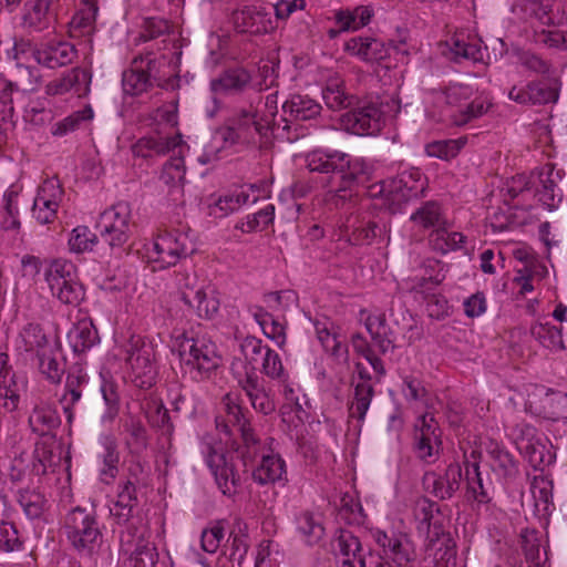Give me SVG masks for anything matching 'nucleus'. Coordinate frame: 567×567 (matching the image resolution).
Instances as JSON below:
<instances>
[{
    "mask_svg": "<svg viewBox=\"0 0 567 567\" xmlns=\"http://www.w3.org/2000/svg\"><path fill=\"white\" fill-rule=\"evenodd\" d=\"M101 458L103 467L100 471L101 481L105 484L112 483L118 474L120 454L117 444L113 439H106L103 443Z\"/></svg>",
    "mask_w": 567,
    "mask_h": 567,
    "instance_id": "nucleus-54",
    "label": "nucleus"
},
{
    "mask_svg": "<svg viewBox=\"0 0 567 567\" xmlns=\"http://www.w3.org/2000/svg\"><path fill=\"white\" fill-rule=\"evenodd\" d=\"M206 463L223 495L234 497L241 486V480L234 463L228 461L226 453L223 450L208 445Z\"/></svg>",
    "mask_w": 567,
    "mask_h": 567,
    "instance_id": "nucleus-13",
    "label": "nucleus"
},
{
    "mask_svg": "<svg viewBox=\"0 0 567 567\" xmlns=\"http://www.w3.org/2000/svg\"><path fill=\"white\" fill-rule=\"evenodd\" d=\"M374 396V384L355 383L353 390V400L349 408V415L363 422L371 401Z\"/></svg>",
    "mask_w": 567,
    "mask_h": 567,
    "instance_id": "nucleus-51",
    "label": "nucleus"
},
{
    "mask_svg": "<svg viewBox=\"0 0 567 567\" xmlns=\"http://www.w3.org/2000/svg\"><path fill=\"white\" fill-rule=\"evenodd\" d=\"M439 506L435 502L430 501L427 498H422L417 502L416 507L414 509V516L417 520V530L419 533H425L426 537H430L432 534V529L436 523H432L434 512H439Z\"/></svg>",
    "mask_w": 567,
    "mask_h": 567,
    "instance_id": "nucleus-60",
    "label": "nucleus"
},
{
    "mask_svg": "<svg viewBox=\"0 0 567 567\" xmlns=\"http://www.w3.org/2000/svg\"><path fill=\"white\" fill-rule=\"evenodd\" d=\"M274 217L275 206L272 204H268L259 212L248 215L246 220H243L236 225V228L244 233L260 231L272 223Z\"/></svg>",
    "mask_w": 567,
    "mask_h": 567,
    "instance_id": "nucleus-58",
    "label": "nucleus"
},
{
    "mask_svg": "<svg viewBox=\"0 0 567 567\" xmlns=\"http://www.w3.org/2000/svg\"><path fill=\"white\" fill-rule=\"evenodd\" d=\"M223 403L225 405L226 417L216 419V427L227 435H231V427L236 429L240 434V442L234 440L230 449L243 461L245 467L252 464L256 456L262 451V443L255 433L250 424V420L244 412V408L238 403L236 396L227 393Z\"/></svg>",
    "mask_w": 567,
    "mask_h": 567,
    "instance_id": "nucleus-2",
    "label": "nucleus"
},
{
    "mask_svg": "<svg viewBox=\"0 0 567 567\" xmlns=\"http://www.w3.org/2000/svg\"><path fill=\"white\" fill-rule=\"evenodd\" d=\"M178 145L176 137L148 136L140 138L133 145V153L140 157L166 154Z\"/></svg>",
    "mask_w": 567,
    "mask_h": 567,
    "instance_id": "nucleus-45",
    "label": "nucleus"
},
{
    "mask_svg": "<svg viewBox=\"0 0 567 567\" xmlns=\"http://www.w3.org/2000/svg\"><path fill=\"white\" fill-rule=\"evenodd\" d=\"M317 338L323 349L336 358L348 353L346 337L338 332L333 321H313Z\"/></svg>",
    "mask_w": 567,
    "mask_h": 567,
    "instance_id": "nucleus-37",
    "label": "nucleus"
},
{
    "mask_svg": "<svg viewBox=\"0 0 567 567\" xmlns=\"http://www.w3.org/2000/svg\"><path fill=\"white\" fill-rule=\"evenodd\" d=\"M449 228L450 224L446 221L442 228L431 231L429 243L435 251L446 254L460 249L465 243L466 237L462 233L450 231Z\"/></svg>",
    "mask_w": 567,
    "mask_h": 567,
    "instance_id": "nucleus-46",
    "label": "nucleus"
},
{
    "mask_svg": "<svg viewBox=\"0 0 567 567\" xmlns=\"http://www.w3.org/2000/svg\"><path fill=\"white\" fill-rule=\"evenodd\" d=\"M441 445V431L433 415H421L414 425V452L416 456L432 463Z\"/></svg>",
    "mask_w": 567,
    "mask_h": 567,
    "instance_id": "nucleus-16",
    "label": "nucleus"
},
{
    "mask_svg": "<svg viewBox=\"0 0 567 567\" xmlns=\"http://www.w3.org/2000/svg\"><path fill=\"white\" fill-rule=\"evenodd\" d=\"M27 381L19 377L14 371L0 375V399L3 400V408L8 412H13L20 403V395L25 391Z\"/></svg>",
    "mask_w": 567,
    "mask_h": 567,
    "instance_id": "nucleus-38",
    "label": "nucleus"
},
{
    "mask_svg": "<svg viewBox=\"0 0 567 567\" xmlns=\"http://www.w3.org/2000/svg\"><path fill=\"white\" fill-rule=\"evenodd\" d=\"M97 11L94 0H83L82 8L75 12L69 23L70 33L74 37L90 34L94 30Z\"/></svg>",
    "mask_w": 567,
    "mask_h": 567,
    "instance_id": "nucleus-44",
    "label": "nucleus"
},
{
    "mask_svg": "<svg viewBox=\"0 0 567 567\" xmlns=\"http://www.w3.org/2000/svg\"><path fill=\"white\" fill-rule=\"evenodd\" d=\"M62 530L72 548L86 556L93 554L103 538L95 512L79 506L65 515Z\"/></svg>",
    "mask_w": 567,
    "mask_h": 567,
    "instance_id": "nucleus-3",
    "label": "nucleus"
},
{
    "mask_svg": "<svg viewBox=\"0 0 567 567\" xmlns=\"http://www.w3.org/2000/svg\"><path fill=\"white\" fill-rule=\"evenodd\" d=\"M561 83L556 76H544L532 80L525 85H514L508 92V99L522 105H545L556 103L559 97Z\"/></svg>",
    "mask_w": 567,
    "mask_h": 567,
    "instance_id": "nucleus-12",
    "label": "nucleus"
},
{
    "mask_svg": "<svg viewBox=\"0 0 567 567\" xmlns=\"http://www.w3.org/2000/svg\"><path fill=\"white\" fill-rule=\"evenodd\" d=\"M169 31L171 24L166 19L155 17L146 18L142 24L138 40L142 42H148L162 38L159 42H157V44L163 45L157 48L159 51L161 49L166 48Z\"/></svg>",
    "mask_w": 567,
    "mask_h": 567,
    "instance_id": "nucleus-52",
    "label": "nucleus"
},
{
    "mask_svg": "<svg viewBox=\"0 0 567 567\" xmlns=\"http://www.w3.org/2000/svg\"><path fill=\"white\" fill-rule=\"evenodd\" d=\"M228 542L230 560L241 565L250 547L247 526L237 520L229 533Z\"/></svg>",
    "mask_w": 567,
    "mask_h": 567,
    "instance_id": "nucleus-53",
    "label": "nucleus"
},
{
    "mask_svg": "<svg viewBox=\"0 0 567 567\" xmlns=\"http://www.w3.org/2000/svg\"><path fill=\"white\" fill-rule=\"evenodd\" d=\"M322 97L326 105L332 111H340L354 106L358 99L344 91L343 81L338 78H331L327 81L322 90Z\"/></svg>",
    "mask_w": 567,
    "mask_h": 567,
    "instance_id": "nucleus-40",
    "label": "nucleus"
},
{
    "mask_svg": "<svg viewBox=\"0 0 567 567\" xmlns=\"http://www.w3.org/2000/svg\"><path fill=\"white\" fill-rule=\"evenodd\" d=\"M298 529L310 545L318 543L324 535L321 522L310 512H305L299 516Z\"/></svg>",
    "mask_w": 567,
    "mask_h": 567,
    "instance_id": "nucleus-64",
    "label": "nucleus"
},
{
    "mask_svg": "<svg viewBox=\"0 0 567 567\" xmlns=\"http://www.w3.org/2000/svg\"><path fill=\"white\" fill-rule=\"evenodd\" d=\"M343 128L355 135H375L385 124V113L378 102L357 101L350 111L341 115Z\"/></svg>",
    "mask_w": 567,
    "mask_h": 567,
    "instance_id": "nucleus-9",
    "label": "nucleus"
},
{
    "mask_svg": "<svg viewBox=\"0 0 567 567\" xmlns=\"http://www.w3.org/2000/svg\"><path fill=\"white\" fill-rule=\"evenodd\" d=\"M282 111L289 121H308L320 115L322 106L309 95L292 94L282 104Z\"/></svg>",
    "mask_w": 567,
    "mask_h": 567,
    "instance_id": "nucleus-34",
    "label": "nucleus"
},
{
    "mask_svg": "<svg viewBox=\"0 0 567 567\" xmlns=\"http://www.w3.org/2000/svg\"><path fill=\"white\" fill-rule=\"evenodd\" d=\"M461 482L462 467L458 462L450 463L443 474L431 471L423 476L424 489L440 501L451 499L460 489Z\"/></svg>",
    "mask_w": 567,
    "mask_h": 567,
    "instance_id": "nucleus-19",
    "label": "nucleus"
},
{
    "mask_svg": "<svg viewBox=\"0 0 567 567\" xmlns=\"http://www.w3.org/2000/svg\"><path fill=\"white\" fill-rule=\"evenodd\" d=\"M125 352L134 383L143 389L151 388L157 372L152 360V351L145 346L142 337L132 333L125 344Z\"/></svg>",
    "mask_w": 567,
    "mask_h": 567,
    "instance_id": "nucleus-11",
    "label": "nucleus"
},
{
    "mask_svg": "<svg viewBox=\"0 0 567 567\" xmlns=\"http://www.w3.org/2000/svg\"><path fill=\"white\" fill-rule=\"evenodd\" d=\"M240 350L245 358V371L252 368L258 371L270 348L264 346L261 340L255 337H246L240 343Z\"/></svg>",
    "mask_w": 567,
    "mask_h": 567,
    "instance_id": "nucleus-56",
    "label": "nucleus"
},
{
    "mask_svg": "<svg viewBox=\"0 0 567 567\" xmlns=\"http://www.w3.org/2000/svg\"><path fill=\"white\" fill-rule=\"evenodd\" d=\"M44 278L53 296L65 305L76 306L84 297L76 266L65 259L52 260L44 270Z\"/></svg>",
    "mask_w": 567,
    "mask_h": 567,
    "instance_id": "nucleus-6",
    "label": "nucleus"
},
{
    "mask_svg": "<svg viewBox=\"0 0 567 567\" xmlns=\"http://www.w3.org/2000/svg\"><path fill=\"white\" fill-rule=\"evenodd\" d=\"M492 106V103L487 97L484 96H476L468 100L458 111L456 114L453 115L454 123L457 126H462L467 124L468 122L481 117Z\"/></svg>",
    "mask_w": 567,
    "mask_h": 567,
    "instance_id": "nucleus-57",
    "label": "nucleus"
},
{
    "mask_svg": "<svg viewBox=\"0 0 567 567\" xmlns=\"http://www.w3.org/2000/svg\"><path fill=\"white\" fill-rule=\"evenodd\" d=\"M63 194L58 179L45 181L40 186L31 209L32 217L37 223L49 225L55 220Z\"/></svg>",
    "mask_w": 567,
    "mask_h": 567,
    "instance_id": "nucleus-18",
    "label": "nucleus"
},
{
    "mask_svg": "<svg viewBox=\"0 0 567 567\" xmlns=\"http://www.w3.org/2000/svg\"><path fill=\"white\" fill-rule=\"evenodd\" d=\"M182 360L200 375H207L219 365L220 358L213 344L204 340L186 338L179 346Z\"/></svg>",
    "mask_w": 567,
    "mask_h": 567,
    "instance_id": "nucleus-15",
    "label": "nucleus"
},
{
    "mask_svg": "<svg viewBox=\"0 0 567 567\" xmlns=\"http://www.w3.org/2000/svg\"><path fill=\"white\" fill-rule=\"evenodd\" d=\"M92 73L87 69L73 68L61 78H58L47 85L49 95H62L70 90H74L79 96H84L90 92Z\"/></svg>",
    "mask_w": 567,
    "mask_h": 567,
    "instance_id": "nucleus-26",
    "label": "nucleus"
},
{
    "mask_svg": "<svg viewBox=\"0 0 567 567\" xmlns=\"http://www.w3.org/2000/svg\"><path fill=\"white\" fill-rule=\"evenodd\" d=\"M532 334L546 348L565 349L560 324H553L550 321H537L530 328Z\"/></svg>",
    "mask_w": 567,
    "mask_h": 567,
    "instance_id": "nucleus-49",
    "label": "nucleus"
},
{
    "mask_svg": "<svg viewBox=\"0 0 567 567\" xmlns=\"http://www.w3.org/2000/svg\"><path fill=\"white\" fill-rule=\"evenodd\" d=\"M306 166L312 173L326 175V185L336 206L344 204L358 185L370 179V167L363 159L339 151L313 150L306 155Z\"/></svg>",
    "mask_w": 567,
    "mask_h": 567,
    "instance_id": "nucleus-1",
    "label": "nucleus"
},
{
    "mask_svg": "<svg viewBox=\"0 0 567 567\" xmlns=\"http://www.w3.org/2000/svg\"><path fill=\"white\" fill-rule=\"evenodd\" d=\"M425 548L433 554L437 561L447 564L456 556V544L451 534L444 532L442 525L433 526L432 534L426 537Z\"/></svg>",
    "mask_w": 567,
    "mask_h": 567,
    "instance_id": "nucleus-36",
    "label": "nucleus"
},
{
    "mask_svg": "<svg viewBox=\"0 0 567 567\" xmlns=\"http://www.w3.org/2000/svg\"><path fill=\"white\" fill-rule=\"evenodd\" d=\"M86 383L87 377L85 374L70 372L66 377L64 393L60 399V403L69 422L72 421V410L81 400Z\"/></svg>",
    "mask_w": 567,
    "mask_h": 567,
    "instance_id": "nucleus-43",
    "label": "nucleus"
},
{
    "mask_svg": "<svg viewBox=\"0 0 567 567\" xmlns=\"http://www.w3.org/2000/svg\"><path fill=\"white\" fill-rule=\"evenodd\" d=\"M19 193L20 190L16 186H10L3 194L1 228L4 230H16L20 228Z\"/></svg>",
    "mask_w": 567,
    "mask_h": 567,
    "instance_id": "nucleus-55",
    "label": "nucleus"
},
{
    "mask_svg": "<svg viewBox=\"0 0 567 567\" xmlns=\"http://www.w3.org/2000/svg\"><path fill=\"white\" fill-rule=\"evenodd\" d=\"M392 326H398V321H365L367 330L382 353L394 349L395 331Z\"/></svg>",
    "mask_w": 567,
    "mask_h": 567,
    "instance_id": "nucleus-48",
    "label": "nucleus"
},
{
    "mask_svg": "<svg viewBox=\"0 0 567 567\" xmlns=\"http://www.w3.org/2000/svg\"><path fill=\"white\" fill-rule=\"evenodd\" d=\"M29 424L33 433L43 436L59 427L61 419L55 408L41 403L35 405L31 412Z\"/></svg>",
    "mask_w": 567,
    "mask_h": 567,
    "instance_id": "nucleus-39",
    "label": "nucleus"
},
{
    "mask_svg": "<svg viewBox=\"0 0 567 567\" xmlns=\"http://www.w3.org/2000/svg\"><path fill=\"white\" fill-rule=\"evenodd\" d=\"M410 220L421 229H436L442 228L447 219L442 205L437 200L424 202L411 215Z\"/></svg>",
    "mask_w": 567,
    "mask_h": 567,
    "instance_id": "nucleus-33",
    "label": "nucleus"
},
{
    "mask_svg": "<svg viewBox=\"0 0 567 567\" xmlns=\"http://www.w3.org/2000/svg\"><path fill=\"white\" fill-rule=\"evenodd\" d=\"M373 9L369 6H358L354 9H341L334 14L336 24L341 31H357L370 23Z\"/></svg>",
    "mask_w": 567,
    "mask_h": 567,
    "instance_id": "nucleus-41",
    "label": "nucleus"
},
{
    "mask_svg": "<svg viewBox=\"0 0 567 567\" xmlns=\"http://www.w3.org/2000/svg\"><path fill=\"white\" fill-rule=\"evenodd\" d=\"M554 0H523V10L529 18H535L543 25L554 23L551 8Z\"/></svg>",
    "mask_w": 567,
    "mask_h": 567,
    "instance_id": "nucleus-62",
    "label": "nucleus"
},
{
    "mask_svg": "<svg viewBox=\"0 0 567 567\" xmlns=\"http://www.w3.org/2000/svg\"><path fill=\"white\" fill-rule=\"evenodd\" d=\"M233 22L238 32L264 34L274 29L271 17L261 7L248 6L233 12Z\"/></svg>",
    "mask_w": 567,
    "mask_h": 567,
    "instance_id": "nucleus-24",
    "label": "nucleus"
},
{
    "mask_svg": "<svg viewBox=\"0 0 567 567\" xmlns=\"http://www.w3.org/2000/svg\"><path fill=\"white\" fill-rule=\"evenodd\" d=\"M520 546L525 558L534 567H542L540 543L538 534L534 529H524L520 533Z\"/></svg>",
    "mask_w": 567,
    "mask_h": 567,
    "instance_id": "nucleus-61",
    "label": "nucleus"
},
{
    "mask_svg": "<svg viewBox=\"0 0 567 567\" xmlns=\"http://www.w3.org/2000/svg\"><path fill=\"white\" fill-rule=\"evenodd\" d=\"M146 533L136 534L134 537H130L122 542L131 543L136 540L134 548L127 554L122 560L120 567H155L158 561V553L156 546L145 538Z\"/></svg>",
    "mask_w": 567,
    "mask_h": 567,
    "instance_id": "nucleus-28",
    "label": "nucleus"
},
{
    "mask_svg": "<svg viewBox=\"0 0 567 567\" xmlns=\"http://www.w3.org/2000/svg\"><path fill=\"white\" fill-rule=\"evenodd\" d=\"M251 73L243 66L224 70L210 81V90L215 94L235 95L246 92L251 86Z\"/></svg>",
    "mask_w": 567,
    "mask_h": 567,
    "instance_id": "nucleus-25",
    "label": "nucleus"
},
{
    "mask_svg": "<svg viewBox=\"0 0 567 567\" xmlns=\"http://www.w3.org/2000/svg\"><path fill=\"white\" fill-rule=\"evenodd\" d=\"M565 173L551 165L542 168L535 195L549 210L557 208L564 199Z\"/></svg>",
    "mask_w": 567,
    "mask_h": 567,
    "instance_id": "nucleus-20",
    "label": "nucleus"
},
{
    "mask_svg": "<svg viewBox=\"0 0 567 567\" xmlns=\"http://www.w3.org/2000/svg\"><path fill=\"white\" fill-rule=\"evenodd\" d=\"M132 209L127 202H117L105 209L97 224L101 238L111 248H121L132 234Z\"/></svg>",
    "mask_w": 567,
    "mask_h": 567,
    "instance_id": "nucleus-8",
    "label": "nucleus"
},
{
    "mask_svg": "<svg viewBox=\"0 0 567 567\" xmlns=\"http://www.w3.org/2000/svg\"><path fill=\"white\" fill-rule=\"evenodd\" d=\"M122 84L124 93L132 96L141 95L155 85V83L147 78V74L144 73L142 68L134 63V60L132 61L131 69L124 71Z\"/></svg>",
    "mask_w": 567,
    "mask_h": 567,
    "instance_id": "nucleus-47",
    "label": "nucleus"
},
{
    "mask_svg": "<svg viewBox=\"0 0 567 567\" xmlns=\"http://www.w3.org/2000/svg\"><path fill=\"white\" fill-rule=\"evenodd\" d=\"M59 0H25L22 7V25L30 31H43L55 20Z\"/></svg>",
    "mask_w": 567,
    "mask_h": 567,
    "instance_id": "nucleus-23",
    "label": "nucleus"
},
{
    "mask_svg": "<svg viewBox=\"0 0 567 567\" xmlns=\"http://www.w3.org/2000/svg\"><path fill=\"white\" fill-rule=\"evenodd\" d=\"M424 178L419 169L405 171L390 182L389 203L390 209L395 213L401 205L412 198H416L424 192Z\"/></svg>",
    "mask_w": 567,
    "mask_h": 567,
    "instance_id": "nucleus-17",
    "label": "nucleus"
},
{
    "mask_svg": "<svg viewBox=\"0 0 567 567\" xmlns=\"http://www.w3.org/2000/svg\"><path fill=\"white\" fill-rule=\"evenodd\" d=\"M339 567H368L369 556L363 555L362 544L352 532L340 528L333 539Z\"/></svg>",
    "mask_w": 567,
    "mask_h": 567,
    "instance_id": "nucleus-22",
    "label": "nucleus"
},
{
    "mask_svg": "<svg viewBox=\"0 0 567 567\" xmlns=\"http://www.w3.org/2000/svg\"><path fill=\"white\" fill-rule=\"evenodd\" d=\"M268 130L269 125L261 123L256 111L240 109L215 130V137L219 138L224 146L251 144L256 143L257 136H266Z\"/></svg>",
    "mask_w": 567,
    "mask_h": 567,
    "instance_id": "nucleus-5",
    "label": "nucleus"
},
{
    "mask_svg": "<svg viewBox=\"0 0 567 567\" xmlns=\"http://www.w3.org/2000/svg\"><path fill=\"white\" fill-rule=\"evenodd\" d=\"M486 453L493 473L501 480L505 483H512L518 477V461L504 446L492 441L486 446Z\"/></svg>",
    "mask_w": 567,
    "mask_h": 567,
    "instance_id": "nucleus-27",
    "label": "nucleus"
},
{
    "mask_svg": "<svg viewBox=\"0 0 567 567\" xmlns=\"http://www.w3.org/2000/svg\"><path fill=\"white\" fill-rule=\"evenodd\" d=\"M35 364L41 374L51 383H59L65 372V361L60 349L54 344L35 352Z\"/></svg>",
    "mask_w": 567,
    "mask_h": 567,
    "instance_id": "nucleus-32",
    "label": "nucleus"
},
{
    "mask_svg": "<svg viewBox=\"0 0 567 567\" xmlns=\"http://www.w3.org/2000/svg\"><path fill=\"white\" fill-rule=\"evenodd\" d=\"M74 352L81 353L100 341L94 321H76L68 333Z\"/></svg>",
    "mask_w": 567,
    "mask_h": 567,
    "instance_id": "nucleus-42",
    "label": "nucleus"
},
{
    "mask_svg": "<svg viewBox=\"0 0 567 567\" xmlns=\"http://www.w3.org/2000/svg\"><path fill=\"white\" fill-rule=\"evenodd\" d=\"M111 517L125 527L127 537L146 533L147 527L138 512L137 488L131 482H120L116 498L110 505Z\"/></svg>",
    "mask_w": 567,
    "mask_h": 567,
    "instance_id": "nucleus-7",
    "label": "nucleus"
},
{
    "mask_svg": "<svg viewBox=\"0 0 567 567\" xmlns=\"http://www.w3.org/2000/svg\"><path fill=\"white\" fill-rule=\"evenodd\" d=\"M32 55L39 64L56 69L72 63L76 58V50L69 42H58L33 50Z\"/></svg>",
    "mask_w": 567,
    "mask_h": 567,
    "instance_id": "nucleus-29",
    "label": "nucleus"
},
{
    "mask_svg": "<svg viewBox=\"0 0 567 567\" xmlns=\"http://www.w3.org/2000/svg\"><path fill=\"white\" fill-rule=\"evenodd\" d=\"M133 60L135 64L142 68L144 73L147 74V78H150L155 85L166 89L169 85L173 86L174 81H168L165 84L162 83L165 75L164 69L169 64V58L164 53L155 52L152 48H148Z\"/></svg>",
    "mask_w": 567,
    "mask_h": 567,
    "instance_id": "nucleus-31",
    "label": "nucleus"
},
{
    "mask_svg": "<svg viewBox=\"0 0 567 567\" xmlns=\"http://www.w3.org/2000/svg\"><path fill=\"white\" fill-rule=\"evenodd\" d=\"M124 431L128 434L126 444L136 451H142L147 446V430L141 420L130 416L125 420Z\"/></svg>",
    "mask_w": 567,
    "mask_h": 567,
    "instance_id": "nucleus-63",
    "label": "nucleus"
},
{
    "mask_svg": "<svg viewBox=\"0 0 567 567\" xmlns=\"http://www.w3.org/2000/svg\"><path fill=\"white\" fill-rule=\"evenodd\" d=\"M17 499L30 519L40 518L48 505L44 494L37 489L22 488L18 492Z\"/></svg>",
    "mask_w": 567,
    "mask_h": 567,
    "instance_id": "nucleus-50",
    "label": "nucleus"
},
{
    "mask_svg": "<svg viewBox=\"0 0 567 567\" xmlns=\"http://www.w3.org/2000/svg\"><path fill=\"white\" fill-rule=\"evenodd\" d=\"M384 230V225L360 215L349 216L341 226L342 237L353 246L371 245Z\"/></svg>",
    "mask_w": 567,
    "mask_h": 567,
    "instance_id": "nucleus-21",
    "label": "nucleus"
},
{
    "mask_svg": "<svg viewBox=\"0 0 567 567\" xmlns=\"http://www.w3.org/2000/svg\"><path fill=\"white\" fill-rule=\"evenodd\" d=\"M176 284L179 290L181 317L199 319H213L219 309V301L208 298L204 291V286L199 284L195 272H179L176 277Z\"/></svg>",
    "mask_w": 567,
    "mask_h": 567,
    "instance_id": "nucleus-4",
    "label": "nucleus"
},
{
    "mask_svg": "<svg viewBox=\"0 0 567 567\" xmlns=\"http://www.w3.org/2000/svg\"><path fill=\"white\" fill-rule=\"evenodd\" d=\"M373 538L382 548L384 556L400 567L416 559L415 546L408 534L377 529Z\"/></svg>",
    "mask_w": 567,
    "mask_h": 567,
    "instance_id": "nucleus-14",
    "label": "nucleus"
},
{
    "mask_svg": "<svg viewBox=\"0 0 567 567\" xmlns=\"http://www.w3.org/2000/svg\"><path fill=\"white\" fill-rule=\"evenodd\" d=\"M465 145V140H442L434 141L425 146V152L431 157L449 161L454 158Z\"/></svg>",
    "mask_w": 567,
    "mask_h": 567,
    "instance_id": "nucleus-59",
    "label": "nucleus"
},
{
    "mask_svg": "<svg viewBox=\"0 0 567 567\" xmlns=\"http://www.w3.org/2000/svg\"><path fill=\"white\" fill-rule=\"evenodd\" d=\"M260 456V464L252 471V480L260 484H275L276 482L287 481L286 478V463L279 454H267L265 453V446L262 451L256 456Z\"/></svg>",
    "mask_w": 567,
    "mask_h": 567,
    "instance_id": "nucleus-30",
    "label": "nucleus"
},
{
    "mask_svg": "<svg viewBox=\"0 0 567 567\" xmlns=\"http://www.w3.org/2000/svg\"><path fill=\"white\" fill-rule=\"evenodd\" d=\"M344 49L364 61H378L389 56L385 43L374 38H352L346 42Z\"/></svg>",
    "mask_w": 567,
    "mask_h": 567,
    "instance_id": "nucleus-35",
    "label": "nucleus"
},
{
    "mask_svg": "<svg viewBox=\"0 0 567 567\" xmlns=\"http://www.w3.org/2000/svg\"><path fill=\"white\" fill-rule=\"evenodd\" d=\"M153 250L156 255L153 260L161 264V268H167L193 255L196 248L187 233L174 229L159 234L154 241Z\"/></svg>",
    "mask_w": 567,
    "mask_h": 567,
    "instance_id": "nucleus-10",
    "label": "nucleus"
}]
</instances>
